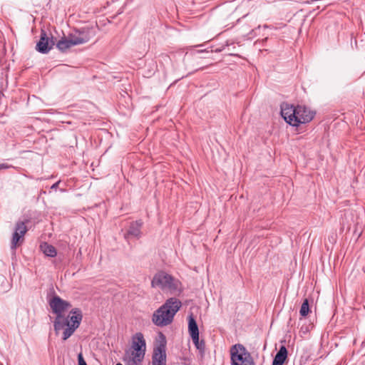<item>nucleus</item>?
Returning <instances> with one entry per match:
<instances>
[{"mask_svg":"<svg viewBox=\"0 0 365 365\" xmlns=\"http://www.w3.org/2000/svg\"><path fill=\"white\" fill-rule=\"evenodd\" d=\"M152 365H166L165 346L163 344L155 347L152 356Z\"/></svg>","mask_w":365,"mask_h":365,"instance_id":"6e6552de","label":"nucleus"},{"mask_svg":"<svg viewBox=\"0 0 365 365\" xmlns=\"http://www.w3.org/2000/svg\"><path fill=\"white\" fill-rule=\"evenodd\" d=\"M40 248L46 256L53 257L57 254L56 248L47 242L42 243L40 246Z\"/></svg>","mask_w":365,"mask_h":365,"instance_id":"dca6fc26","label":"nucleus"},{"mask_svg":"<svg viewBox=\"0 0 365 365\" xmlns=\"http://www.w3.org/2000/svg\"><path fill=\"white\" fill-rule=\"evenodd\" d=\"M128 355L127 365H140L145 357V353L130 349Z\"/></svg>","mask_w":365,"mask_h":365,"instance_id":"9d476101","label":"nucleus"},{"mask_svg":"<svg viewBox=\"0 0 365 365\" xmlns=\"http://www.w3.org/2000/svg\"><path fill=\"white\" fill-rule=\"evenodd\" d=\"M75 40L73 37L70 34L68 38H63L61 40H59L56 44V47L61 51H66L69 48L76 46V43H74Z\"/></svg>","mask_w":365,"mask_h":365,"instance_id":"ddd939ff","label":"nucleus"},{"mask_svg":"<svg viewBox=\"0 0 365 365\" xmlns=\"http://www.w3.org/2000/svg\"><path fill=\"white\" fill-rule=\"evenodd\" d=\"M232 365H255L250 353L240 344H235L230 349Z\"/></svg>","mask_w":365,"mask_h":365,"instance_id":"39448f33","label":"nucleus"},{"mask_svg":"<svg viewBox=\"0 0 365 365\" xmlns=\"http://www.w3.org/2000/svg\"><path fill=\"white\" fill-rule=\"evenodd\" d=\"M59 184H53L52 186L51 187V191H56L57 188H58V186Z\"/></svg>","mask_w":365,"mask_h":365,"instance_id":"4be33fe9","label":"nucleus"},{"mask_svg":"<svg viewBox=\"0 0 365 365\" xmlns=\"http://www.w3.org/2000/svg\"><path fill=\"white\" fill-rule=\"evenodd\" d=\"M188 331L192 340H195L197 342V336H199V329L192 314L188 316Z\"/></svg>","mask_w":365,"mask_h":365,"instance_id":"f8f14e48","label":"nucleus"},{"mask_svg":"<svg viewBox=\"0 0 365 365\" xmlns=\"http://www.w3.org/2000/svg\"><path fill=\"white\" fill-rule=\"evenodd\" d=\"M49 46V39L44 31H41L40 40L36 44V50L41 53H47L51 49Z\"/></svg>","mask_w":365,"mask_h":365,"instance_id":"9b49d317","label":"nucleus"},{"mask_svg":"<svg viewBox=\"0 0 365 365\" xmlns=\"http://www.w3.org/2000/svg\"><path fill=\"white\" fill-rule=\"evenodd\" d=\"M78 365H87L83 357L82 354H79L78 355Z\"/></svg>","mask_w":365,"mask_h":365,"instance_id":"6ab92c4d","label":"nucleus"},{"mask_svg":"<svg viewBox=\"0 0 365 365\" xmlns=\"http://www.w3.org/2000/svg\"><path fill=\"white\" fill-rule=\"evenodd\" d=\"M130 349L145 353L146 343L142 333L138 332L133 336Z\"/></svg>","mask_w":365,"mask_h":365,"instance_id":"1a4fd4ad","label":"nucleus"},{"mask_svg":"<svg viewBox=\"0 0 365 365\" xmlns=\"http://www.w3.org/2000/svg\"><path fill=\"white\" fill-rule=\"evenodd\" d=\"M193 343L195 344V346L197 349H199L201 351H204L205 348V344L203 340L200 341L199 336H197V341L196 342L195 340H192Z\"/></svg>","mask_w":365,"mask_h":365,"instance_id":"a211bd4d","label":"nucleus"},{"mask_svg":"<svg viewBox=\"0 0 365 365\" xmlns=\"http://www.w3.org/2000/svg\"><path fill=\"white\" fill-rule=\"evenodd\" d=\"M336 239V235L333 234L329 237V240L331 242H335Z\"/></svg>","mask_w":365,"mask_h":365,"instance_id":"412c9836","label":"nucleus"},{"mask_svg":"<svg viewBox=\"0 0 365 365\" xmlns=\"http://www.w3.org/2000/svg\"><path fill=\"white\" fill-rule=\"evenodd\" d=\"M11 167H12L11 165H9L7 163H0V170H1L3 169H8Z\"/></svg>","mask_w":365,"mask_h":365,"instance_id":"aec40b11","label":"nucleus"},{"mask_svg":"<svg viewBox=\"0 0 365 365\" xmlns=\"http://www.w3.org/2000/svg\"><path fill=\"white\" fill-rule=\"evenodd\" d=\"M96 35V31L92 27H84L76 31L71 36L73 37L76 45H80L88 42Z\"/></svg>","mask_w":365,"mask_h":365,"instance_id":"0eeeda50","label":"nucleus"},{"mask_svg":"<svg viewBox=\"0 0 365 365\" xmlns=\"http://www.w3.org/2000/svg\"><path fill=\"white\" fill-rule=\"evenodd\" d=\"M210 51L212 52L213 51L210 50ZM202 52H210V51L208 50V48L196 51V53H202Z\"/></svg>","mask_w":365,"mask_h":365,"instance_id":"5701e85b","label":"nucleus"},{"mask_svg":"<svg viewBox=\"0 0 365 365\" xmlns=\"http://www.w3.org/2000/svg\"><path fill=\"white\" fill-rule=\"evenodd\" d=\"M182 306L181 302L175 297L168 299L165 302L154 312L152 316L153 323L158 327L170 324L175 314Z\"/></svg>","mask_w":365,"mask_h":365,"instance_id":"7ed1b4c3","label":"nucleus"},{"mask_svg":"<svg viewBox=\"0 0 365 365\" xmlns=\"http://www.w3.org/2000/svg\"><path fill=\"white\" fill-rule=\"evenodd\" d=\"M49 305L52 312L56 315L53 322V328L56 333L65 328L63 332V340L68 339L78 328L81 322L82 312L78 309H73L69 314L66 316L65 312L71 307V304L62 299L58 296H53L49 300Z\"/></svg>","mask_w":365,"mask_h":365,"instance_id":"f257e3e1","label":"nucleus"},{"mask_svg":"<svg viewBox=\"0 0 365 365\" xmlns=\"http://www.w3.org/2000/svg\"><path fill=\"white\" fill-rule=\"evenodd\" d=\"M151 286L153 287H159L163 291L169 292L170 294H175L181 291L180 282L163 271L154 275L151 281Z\"/></svg>","mask_w":365,"mask_h":365,"instance_id":"20e7f679","label":"nucleus"},{"mask_svg":"<svg viewBox=\"0 0 365 365\" xmlns=\"http://www.w3.org/2000/svg\"><path fill=\"white\" fill-rule=\"evenodd\" d=\"M280 109L282 117L294 127L310 122L316 114L315 111L304 105L294 106L285 102L281 104Z\"/></svg>","mask_w":365,"mask_h":365,"instance_id":"f03ea898","label":"nucleus"},{"mask_svg":"<svg viewBox=\"0 0 365 365\" xmlns=\"http://www.w3.org/2000/svg\"><path fill=\"white\" fill-rule=\"evenodd\" d=\"M202 46V44H200V45H197V46L200 47V46Z\"/></svg>","mask_w":365,"mask_h":365,"instance_id":"393cba45","label":"nucleus"},{"mask_svg":"<svg viewBox=\"0 0 365 365\" xmlns=\"http://www.w3.org/2000/svg\"><path fill=\"white\" fill-rule=\"evenodd\" d=\"M287 357V350L284 346H282L274 356L272 365H282Z\"/></svg>","mask_w":365,"mask_h":365,"instance_id":"4468645a","label":"nucleus"},{"mask_svg":"<svg viewBox=\"0 0 365 365\" xmlns=\"http://www.w3.org/2000/svg\"><path fill=\"white\" fill-rule=\"evenodd\" d=\"M309 312V302L305 299L301 306L299 314L302 317H306Z\"/></svg>","mask_w":365,"mask_h":365,"instance_id":"f3484780","label":"nucleus"},{"mask_svg":"<svg viewBox=\"0 0 365 365\" xmlns=\"http://www.w3.org/2000/svg\"><path fill=\"white\" fill-rule=\"evenodd\" d=\"M142 226V222L140 221H136L132 222L129 230L128 231L127 235H131L135 237H139L140 236V227Z\"/></svg>","mask_w":365,"mask_h":365,"instance_id":"2eb2a0df","label":"nucleus"},{"mask_svg":"<svg viewBox=\"0 0 365 365\" xmlns=\"http://www.w3.org/2000/svg\"><path fill=\"white\" fill-rule=\"evenodd\" d=\"M222 51H223V48H216L214 51L216 53H220Z\"/></svg>","mask_w":365,"mask_h":365,"instance_id":"b1692460","label":"nucleus"},{"mask_svg":"<svg viewBox=\"0 0 365 365\" xmlns=\"http://www.w3.org/2000/svg\"><path fill=\"white\" fill-rule=\"evenodd\" d=\"M27 231L28 229L24 222L18 221L16 223L14 232L13 233L11 242V248L12 250H15L23 243L24 241V235Z\"/></svg>","mask_w":365,"mask_h":365,"instance_id":"423d86ee","label":"nucleus"}]
</instances>
